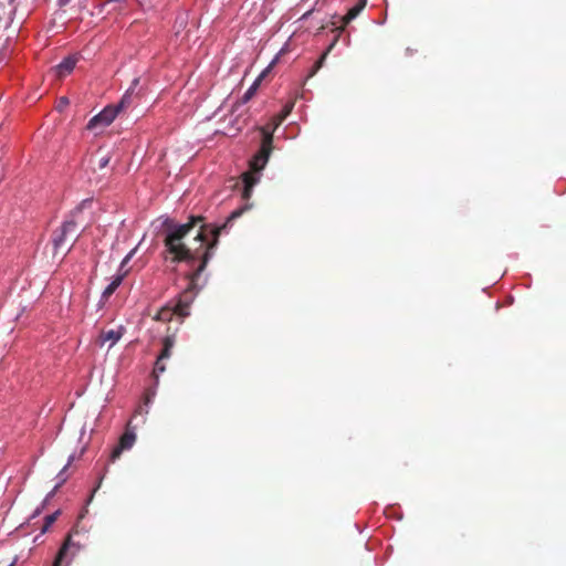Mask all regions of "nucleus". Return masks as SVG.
Instances as JSON below:
<instances>
[{
	"label": "nucleus",
	"instance_id": "5",
	"mask_svg": "<svg viewBox=\"0 0 566 566\" xmlns=\"http://www.w3.org/2000/svg\"><path fill=\"white\" fill-rule=\"evenodd\" d=\"M174 345H175V339L172 336H166L163 339V349L157 357V360L155 363L154 370H153V374L156 378H158L159 374H161L166 370L164 360L170 358L171 349H172Z\"/></svg>",
	"mask_w": 566,
	"mask_h": 566
},
{
	"label": "nucleus",
	"instance_id": "11",
	"mask_svg": "<svg viewBox=\"0 0 566 566\" xmlns=\"http://www.w3.org/2000/svg\"><path fill=\"white\" fill-rule=\"evenodd\" d=\"M259 179L253 175V172L243 174V190L242 198L244 200H249L252 195L253 187L258 184Z\"/></svg>",
	"mask_w": 566,
	"mask_h": 566
},
{
	"label": "nucleus",
	"instance_id": "23",
	"mask_svg": "<svg viewBox=\"0 0 566 566\" xmlns=\"http://www.w3.org/2000/svg\"><path fill=\"white\" fill-rule=\"evenodd\" d=\"M61 103H62V105H65V104H67V99L65 97H63V98H61Z\"/></svg>",
	"mask_w": 566,
	"mask_h": 566
},
{
	"label": "nucleus",
	"instance_id": "1",
	"mask_svg": "<svg viewBox=\"0 0 566 566\" xmlns=\"http://www.w3.org/2000/svg\"><path fill=\"white\" fill-rule=\"evenodd\" d=\"M249 209L245 205L243 208L235 209L227 218L221 226L207 224L201 216L189 217L188 222L178 224L174 220L167 219L164 222L166 235L164 239L166 260L172 263L187 262L192 263L200 260L197 269L187 274L189 280L187 289L180 294L179 300L191 305L197 287V282L205 271L212 251L218 244L219 235L227 227L242 213Z\"/></svg>",
	"mask_w": 566,
	"mask_h": 566
},
{
	"label": "nucleus",
	"instance_id": "2",
	"mask_svg": "<svg viewBox=\"0 0 566 566\" xmlns=\"http://www.w3.org/2000/svg\"><path fill=\"white\" fill-rule=\"evenodd\" d=\"M294 107V103L290 102L284 105L282 111L273 118V126L266 125L261 128L262 133V142L261 147L258 154L253 157L251 160V169L253 172H258L262 170L271 155V151L273 149V132L276 129L279 125L291 114L292 109Z\"/></svg>",
	"mask_w": 566,
	"mask_h": 566
},
{
	"label": "nucleus",
	"instance_id": "17",
	"mask_svg": "<svg viewBox=\"0 0 566 566\" xmlns=\"http://www.w3.org/2000/svg\"><path fill=\"white\" fill-rule=\"evenodd\" d=\"M335 44V41L328 46V49L323 53V55L318 59V61L315 63L314 67H313V71H312V75L315 74L317 72V70H319L326 59V55L328 54V52L333 49Z\"/></svg>",
	"mask_w": 566,
	"mask_h": 566
},
{
	"label": "nucleus",
	"instance_id": "7",
	"mask_svg": "<svg viewBox=\"0 0 566 566\" xmlns=\"http://www.w3.org/2000/svg\"><path fill=\"white\" fill-rule=\"evenodd\" d=\"M139 84V77H135L132 82V85L126 91L119 103L116 105L118 111L127 108L135 97H139L142 95L140 91L136 92V87Z\"/></svg>",
	"mask_w": 566,
	"mask_h": 566
},
{
	"label": "nucleus",
	"instance_id": "12",
	"mask_svg": "<svg viewBox=\"0 0 566 566\" xmlns=\"http://www.w3.org/2000/svg\"><path fill=\"white\" fill-rule=\"evenodd\" d=\"M367 0H359L353 8L348 10L346 15L343 17V27L345 28L352 20H354L366 7Z\"/></svg>",
	"mask_w": 566,
	"mask_h": 566
},
{
	"label": "nucleus",
	"instance_id": "14",
	"mask_svg": "<svg viewBox=\"0 0 566 566\" xmlns=\"http://www.w3.org/2000/svg\"><path fill=\"white\" fill-rule=\"evenodd\" d=\"M176 315L175 310L169 306L163 307L155 316V319L160 322H169Z\"/></svg>",
	"mask_w": 566,
	"mask_h": 566
},
{
	"label": "nucleus",
	"instance_id": "4",
	"mask_svg": "<svg viewBox=\"0 0 566 566\" xmlns=\"http://www.w3.org/2000/svg\"><path fill=\"white\" fill-rule=\"evenodd\" d=\"M119 111L116 106H106L101 113L92 117L87 124V129H94L97 126L106 127L111 125Z\"/></svg>",
	"mask_w": 566,
	"mask_h": 566
},
{
	"label": "nucleus",
	"instance_id": "18",
	"mask_svg": "<svg viewBox=\"0 0 566 566\" xmlns=\"http://www.w3.org/2000/svg\"><path fill=\"white\" fill-rule=\"evenodd\" d=\"M335 44V41L328 46V49L323 53V55L318 59V61L315 63L314 67H313V71H312V75L315 74L317 72V70H319L326 59V55L328 54V52L333 49Z\"/></svg>",
	"mask_w": 566,
	"mask_h": 566
},
{
	"label": "nucleus",
	"instance_id": "19",
	"mask_svg": "<svg viewBox=\"0 0 566 566\" xmlns=\"http://www.w3.org/2000/svg\"><path fill=\"white\" fill-rule=\"evenodd\" d=\"M109 160H111V158H109V156H107V155H105V156L101 157V158L98 159V165H97V166H98V168H99V169L105 168V167L108 165Z\"/></svg>",
	"mask_w": 566,
	"mask_h": 566
},
{
	"label": "nucleus",
	"instance_id": "15",
	"mask_svg": "<svg viewBox=\"0 0 566 566\" xmlns=\"http://www.w3.org/2000/svg\"><path fill=\"white\" fill-rule=\"evenodd\" d=\"M264 76V73H262L255 81L254 83L248 88V91L244 93V95L242 96V102L243 103H247L249 99L252 98V96L255 94L262 78Z\"/></svg>",
	"mask_w": 566,
	"mask_h": 566
},
{
	"label": "nucleus",
	"instance_id": "6",
	"mask_svg": "<svg viewBox=\"0 0 566 566\" xmlns=\"http://www.w3.org/2000/svg\"><path fill=\"white\" fill-rule=\"evenodd\" d=\"M129 426L130 422L127 424L126 431L119 438L118 444L113 449L111 453L112 461L118 459L124 450H128L134 446L136 441V434L134 431L129 430Z\"/></svg>",
	"mask_w": 566,
	"mask_h": 566
},
{
	"label": "nucleus",
	"instance_id": "13",
	"mask_svg": "<svg viewBox=\"0 0 566 566\" xmlns=\"http://www.w3.org/2000/svg\"><path fill=\"white\" fill-rule=\"evenodd\" d=\"M124 279V274H118L113 277L112 282L105 287L103 291L102 297L104 300H107L113 295V293L116 291V289L122 284Z\"/></svg>",
	"mask_w": 566,
	"mask_h": 566
},
{
	"label": "nucleus",
	"instance_id": "9",
	"mask_svg": "<svg viewBox=\"0 0 566 566\" xmlns=\"http://www.w3.org/2000/svg\"><path fill=\"white\" fill-rule=\"evenodd\" d=\"M77 62V57L75 56H67L65 57L61 63H59L54 67L55 76L59 78L65 77L69 75L75 67Z\"/></svg>",
	"mask_w": 566,
	"mask_h": 566
},
{
	"label": "nucleus",
	"instance_id": "10",
	"mask_svg": "<svg viewBox=\"0 0 566 566\" xmlns=\"http://www.w3.org/2000/svg\"><path fill=\"white\" fill-rule=\"evenodd\" d=\"M122 337V333L119 331L109 329V331H102L98 336V344L99 346H104L107 342H109V347L115 345Z\"/></svg>",
	"mask_w": 566,
	"mask_h": 566
},
{
	"label": "nucleus",
	"instance_id": "25",
	"mask_svg": "<svg viewBox=\"0 0 566 566\" xmlns=\"http://www.w3.org/2000/svg\"><path fill=\"white\" fill-rule=\"evenodd\" d=\"M9 566H14V562H13V563H11Z\"/></svg>",
	"mask_w": 566,
	"mask_h": 566
},
{
	"label": "nucleus",
	"instance_id": "16",
	"mask_svg": "<svg viewBox=\"0 0 566 566\" xmlns=\"http://www.w3.org/2000/svg\"><path fill=\"white\" fill-rule=\"evenodd\" d=\"M189 307L190 305L187 304V302H182L178 298L172 308L175 310L176 315L184 318L189 315Z\"/></svg>",
	"mask_w": 566,
	"mask_h": 566
},
{
	"label": "nucleus",
	"instance_id": "20",
	"mask_svg": "<svg viewBox=\"0 0 566 566\" xmlns=\"http://www.w3.org/2000/svg\"><path fill=\"white\" fill-rule=\"evenodd\" d=\"M56 515L57 513H54V514H51V515H48L45 517V526H49L50 524H52L55 520H56Z\"/></svg>",
	"mask_w": 566,
	"mask_h": 566
},
{
	"label": "nucleus",
	"instance_id": "21",
	"mask_svg": "<svg viewBox=\"0 0 566 566\" xmlns=\"http://www.w3.org/2000/svg\"><path fill=\"white\" fill-rule=\"evenodd\" d=\"M134 253H135V249H134V250H132V251H130V252L125 256V259L123 260V262H122V264H120V266H122V268H124V266L127 264V262L130 260V258L133 256V254H134Z\"/></svg>",
	"mask_w": 566,
	"mask_h": 566
},
{
	"label": "nucleus",
	"instance_id": "24",
	"mask_svg": "<svg viewBox=\"0 0 566 566\" xmlns=\"http://www.w3.org/2000/svg\"><path fill=\"white\" fill-rule=\"evenodd\" d=\"M61 103H62V105H65V104H67V99L65 97H63V98H61Z\"/></svg>",
	"mask_w": 566,
	"mask_h": 566
},
{
	"label": "nucleus",
	"instance_id": "22",
	"mask_svg": "<svg viewBox=\"0 0 566 566\" xmlns=\"http://www.w3.org/2000/svg\"><path fill=\"white\" fill-rule=\"evenodd\" d=\"M71 0H57L59 7H65Z\"/></svg>",
	"mask_w": 566,
	"mask_h": 566
},
{
	"label": "nucleus",
	"instance_id": "3",
	"mask_svg": "<svg viewBox=\"0 0 566 566\" xmlns=\"http://www.w3.org/2000/svg\"><path fill=\"white\" fill-rule=\"evenodd\" d=\"M81 208L72 211L69 219L63 222L61 228L53 232L52 241L55 250L63 248L67 241H75L78 238L76 217L81 214Z\"/></svg>",
	"mask_w": 566,
	"mask_h": 566
},
{
	"label": "nucleus",
	"instance_id": "8",
	"mask_svg": "<svg viewBox=\"0 0 566 566\" xmlns=\"http://www.w3.org/2000/svg\"><path fill=\"white\" fill-rule=\"evenodd\" d=\"M71 548H74V551H73V554H74L75 552L81 549V545L78 543H75L72 539V536L69 535L66 537L65 542L63 543V545L61 546V548L54 559L53 566H61L63 559L66 557V554Z\"/></svg>",
	"mask_w": 566,
	"mask_h": 566
}]
</instances>
